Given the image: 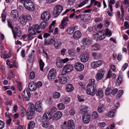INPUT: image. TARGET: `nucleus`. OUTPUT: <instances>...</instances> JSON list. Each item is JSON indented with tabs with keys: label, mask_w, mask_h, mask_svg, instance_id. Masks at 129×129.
Masks as SVG:
<instances>
[{
	"label": "nucleus",
	"mask_w": 129,
	"mask_h": 129,
	"mask_svg": "<svg viewBox=\"0 0 129 129\" xmlns=\"http://www.w3.org/2000/svg\"><path fill=\"white\" fill-rule=\"evenodd\" d=\"M105 32L106 34H104V33L103 34H96L95 35V37H96L97 40H103L105 38L106 36V35L107 36L110 37L112 34L108 28L106 29Z\"/></svg>",
	"instance_id": "obj_1"
},
{
	"label": "nucleus",
	"mask_w": 129,
	"mask_h": 129,
	"mask_svg": "<svg viewBox=\"0 0 129 129\" xmlns=\"http://www.w3.org/2000/svg\"><path fill=\"white\" fill-rule=\"evenodd\" d=\"M35 111V106L33 104H31L30 108L27 110V112L28 119L31 120L33 118Z\"/></svg>",
	"instance_id": "obj_2"
},
{
	"label": "nucleus",
	"mask_w": 129,
	"mask_h": 129,
	"mask_svg": "<svg viewBox=\"0 0 129 129\" xmlns=\"http://www.w3.org/2000/svg\"><path fill=\"white\" fill-rule=\"evenodd\" d=\"M24 5L26 9L30 11H33L34 9V4L30 0H27L25 1Z\"/></svg>",
	"instance_id": "obj_3"
},
{
	"label": "nucleus",
	"mask_w": 129,
	"mask_h": 129,
	"mask_svg": "<svg viewBox=\"0 0 129 129\" xmlns=\"http://www.w3.org/2000/svg\"><path fill=\"white\" fill-rule=\"evenodd\" d=\"M63 8L62 6L61 5H56L53 10V15L55 17H57L61 12Z\"/></svg>",
	"instance_id": "obj_4"
},
{
	"label": "nucleus",
	"mask_w": 129,
	"mask_h": 129,
	"mask_svg": "<svg viewBox=\"0 0 129 129\" xmlns=\"http://www.w3.org/2000/svg\"><path fill=\"white\" fill-rule=\"evenodd\" d=\"M86 92L87 93L92 96H93L96 93L97 90L94 86L87 85Z\"/></svg>",
	"instance_id": "obj_5"
},
{
	"label": "nucleus",
	"mask_w": 129,
	"mask_h": 129,
	"mask_svg": "<svg viewBox=\"0 0 129 129\" xmlns=\"http://www.w3.org/2000/svg\"><path fill=\"white\" fill-rule=\"evenodd\" d=\"M73 67L69 64L66 65L63 68L61 74L65 75L68 72H70L73 70Z\"/></svg>",
	"instance_id": "obj_6"
},
{
	"label": "nucleus",
	"mask_w": 129,
	"mask_h": 129,
	"mask_svg": "<svg viewBox=\"0 0 129 129\" xmlns=\"http://www.w3.org/2000/svg\"><path fill=\"white\" fill-rule=\"evenodd\" d=\"M28 31L29 34L27 35L28 37L27 40H31L36 35V33L34 28H32L31 26L29 27Z\"/></svg>",
	"instance_id": "obj_7"
},
{
	"label": "nucleus",
	"mask_w": 129,
	"mask_h": 129,
	"mask_svg": "<svg viewBox=\"0 0 129 129\" xmlns=\"http://www.w3.org/2000/svg\"><path fill=\"white\" fill-rule=\"evenodd\" d=\"M19 18L21 23L23 25H25L27 21L31 19V17L30 15H22V16H20Z\"/></svg>",
	"instance_id": "obj_8"
},
{
	"label": "nucleus",
	"mask_w": 129,
	"mask_h": 129,
	"mask_svg": "<svg viewBox=\"0 0 129 129\" xmlns=\"http://www.w3.org/2000/svg\"><path fill=\"white\" fill-rule=\"evenodd\" d=\"M56 72L55 69H51L50 70L48 74V79L50 81H53L56 77Z\"/></svg>",
	"instance_id": "obj_9"
},
{
	"label": "nucleus",
	"mask_w": 129,
	"mask_h": 129,
	"mask_svg": "<svg viewBox=\"0 0 129 129\" xmlns=\"http://www.w3.org/2000/svg\"><path fill=\"white\" fill-rule=\"evenodd\" d=\"M36 111L39 113L42 112L43 109L42 104L41 101H37L36 102L35 106Z\"/></svg>",
	"instance_id": "obj_10"
},
{
	"label": "nucleus",
	"mask_w": 129,
	"mask_h": 129,
	"mask_svg": "<svg viewBox=\"0 0 129 129\" xmlns=\"http://www.w3.org/2000/svg\"><path fill=\"white\" fill-rule=\"evenodd\" d=\"M22 96L24 97L26 101H28L30 99V90L25 89L22 93Z\"/></svg>",
	"instance_id": "obj_11"
},
{
	"label": "nucleus",
	"mask_w": 129,
	"mask_h": 129,
	"mask_svg": "<svg viewBox=\"0 0 129 129\" xmlns=\"http://www.w3.org/2000/svg\"><path fill=\"white\" fill-rule=\"evenodd\" d=\"M49 12L44 11L41 15V18L43 20L46 21L50 18V15Z\"/></svg>",
	"instance_id": "obj_12"
},
{
	"label": "nucleus",
	"mask_w": 129,
	"mask_h": 129,
	"mask_svg": "<svg viewBox=\"0 0 129 129\" xmlns=\"http://www.w3.org/2000/svg\"><path fill=\"white\" fill-rule=\"evenodd\" d=\"M91 117L87 113H84L82 115V119L83 122L85 124L89 123Z\"/></svg>",
	"instance_id": "obj_13"
},
{
	"label": "nucleus",
	"mask_w": 129,
	"mask_h": 129,
	"mask_svg": "<svg viewBox=\"0 0 129 129\" xmlns=\"http://www.w3.org/2000/svg\"><path fill=\"white\" fill-rule=\"evenodd\" d=\"M74 67L77 71H81L84 69V66L80 62H77L75 63Z\"/></svg>",
	"instance_id": "obj_14"
},
{
	"label": "nucleus",
	"mask_w": 129,
	"mask_h": 129,
	"mask_svg": "<svg viewBox=\"0 0 129 129\" xmlns=\"http://www.w3.org/2000/svg\"><path fill=\"white\" fill-rule=\"evenodd\" d=\"M104 73V71L103 70H100L98 71L96 76V79L97 81H99L103 77Z\"/></svg>",
	"instance_id": "obj_15"
},
{
	"label": "nucleus",
	"mask_w": 129,
	"mask_h": 129,
	"mask_svg": "<svg viewBox=\"0 0 129 129\" xmlns=\"http://www.w3.org/2000/svg\"><path fill=\"white\" fill-rule=\"evenodd\" d=\"M28 88L30 91H35L37 88L36 84L35 82H31L28 85Z\"/></svg>",
	"instance_id": "obj_16"
},
{
	"label": "nucleus",
	"mask_w": 129,
	"mask_h": 129,
	"mask_svg": "<svg viewBox=\"0 0 129 129\" xmlns=\"http://www.w3.org/2000/svg\"><path fill=\"white\" fill-rule=\"evenodd\" d=\"M67 127L68 129H75V125L73 120H70L68 121Z\"/></svg>",
	"instance_id": "obj_17"
},
{
	"label": "nucleus",
	"mask_w": 129,
	"mask_h": 129,
	"mask_svg": "<svg viewBox=\"0 0 129 129\" xmlns=\"http://www.w3.org/2000/svg\"><path fill=\"white\" fill-rule=\"evenodd\" d=\"M92 41L91 39L85 38L83 39L82 43L84 45H89L91 44Z\"/></svg>",
	"instance_id": "obj_18"
},
{
	"label": "nucleus",
	"mask_w": 129,
	"mask_h": 129,
	"mask_svg": "<svg viewBox=\"0 0 129 129\" xmlns=\"http://www.w3.org/2000/svg\"><path fill=\"white\" fill-rule=\"evenodd\" d=\"M81 61L82 62H86L89 59V56L85 53L83 54L80 56Z\"/></svg>",
	"instance_id": "obj_19"
},
{
	"label": "nucleus",
	"mask_w": 129,
	"mask_h": 129,
	"mask_svg": "<svg viewBox=\"0 0 129 129\" xmlns=\"http://www.w3.org/2000/svg\"><path fill=\"white\" fill-rule=\"evenodd\" d=\"M52 114L50 112H45L44 114L43 118V119L48 121L52 118Z\"/></svg>",
	"instance_id": "obj_20"
},
{
	"label": "nucleus",
	"mask_w": 129,
	"mask_h": 129,
	"mask_svg": "<svg viewBox=\"0 0 129 129\" xmlns=\"http://www.w3.org/2000/svg\"><path fill=\"white\" fill-rule=\"evenodd\" d=\"M82 34L79 31H76L73 35V37L75 40H77L81 38Z\"/></svg>",
	"instance_id": "obj_21"
},
{
	"label": "nucleus",
	"mask_w": 129,
	"mask_h": 129,
	"mask_svg": "<svg viewBox=\"0 0 129 129\" xmlns=\"http://www.w3.org/2000/svg\"><path fill=\"white\" fill-rule=\"evenodd\" d=\"M102 64L101 61L93 62L91 63V66L93 68H96L100 66Z\"/></svg>",
	"instance_id": "obj_22"
},
{
	"label": "nucleus",
	"mask_w": 129,
	"mask_h": 129,
	"mask_svg": "<svg viewBox=\"0 0 129 129\" xmlns=\"http://www.w3.org/2000/svg\"><path fill=\"white\" fill-rule=\"evenodd\" d=\"M62 113L61 112H57L54 114L53 118H55L56 120H58L62 117Z\"/></svg>",
	"instance_id": "obj_23"
},
{
	"label": "nucleus",
	"mask_w": 129,
	"mask_h": 129,
	"mask_svg": "<svg viewBox=\"0 0 129 129\" xmlns=\"http://www.w3.org/2000/svg\"><path fill=\"white\" fill-rule=\"evenodd\" d=\"M121 16L120 13L119 11L117 12V15L119 19L121 20L122 19V17L124 16V12L123 7L122 5L121 6Z\"/></svg>",
	"instance_id": "obj_24"
},
{
	"label": "nucleus",
	"mask_w": 129,
	"mask_h": 129,
	"mask_svg": "<svg viewBox=\"0 0 129 129\" xmlns=\"http://www.w3.org/2000/svg\"><path fill=\"white\" fill-rule=\"evenodd\" d=\"M97 96H99L100 98H102L104 95L103 91L101 89H99L96 93Z\"/></svg>",
	"instance_id": "obj_25"
},
{
	"label": "nucleus",
	"mask_w": 129,
	"mask_h": 129,
	"mask_svg": "<svg viewBox=\"0 0 129 129\" xmlns=\"http://www.w3.org/2000/svg\"><path fill=\"white\" fill-rule=\"evenodd\" d=\"M59 81L62 84H65L67 81V78L64 76L61 77L59 79Z\"/></svg>",
	"instance_id": "obj_26"
},
{
	"label": "nucleus",
	"mask_w": 129,
	"mask_h": 129,
	"mask_svg": "<svg viewBox=\"0 0 129 129\" xmlns=\"http://www.w3.org/2000/svg\"><path fill=\"white\" fill-rule=\"evenodd\" d=\"M66 88L68 92L72 91L73 90L74 88L73 86L71 84H67L66 86Z\"/></svg>",
	"instance_id": "obj_27"
},
{
	"label": "nucleus",
	"mask_w": 129,
	"mask_h": 129,
	"mask_svg": "<svg viewBox=\"0 0 129 129\" xmlns=\"http://www.w3.org/2000/svg\"><path fill=\"white\" fill-rule=\"evenodd\" d=\"M17 12V11L16 10H13L11 12V15L14 18L16 19H17L18 18Z\"/></svg>",
	"instance_id": "obj_28"
},
{
	"label": "nucleus",
	"mask_w": 129,
	"mask_h": 129,
	"mask_svg": "<svg viewBox=\"0 0 129 129\" xmlns=\"http://www.w3.org/2000/svg\"><path fill=\"white\" fill-rule=\"evenodd\" d=\"M61 101L62 103L65 104H67L70 102V99L68 97H66L62 98Z\"/></svg>",
	"instance_id": "obj_29"
},
{
	"label": "nucleus",
	"mask_w": 129,
	"mask_h": 129,
	"mask_svg": "<svg viewBox=\"0 0 129 129\" xmlns=\"http://www.w3.org/2000/svg\"><path fill=\"white\" fill-rule=\"evenodd\" d=\"M56 65L58 68H61L63 66V64L61 60H57L56 62Z\"/></svg>",
	"instance_id": "obj_30"
},
{
	"label": "nucleus",
	"mask_w": 129,
	"mask_h": 129,
	"mask_svg": "<svg viewBox=\"0 0 129 129\" xmlns=\"http://www.w3.org/2000/svg\"><path fill=\"white\" fill-rule=\"evenodd\" d=\"M14 32L15 34H16L17 36L19 37L21 36V32L20 31V28H18L17 27H15V28Z\"/></svg>",
	"instance_id": "obj_31"
},
{
	"label": "nucleus",
	"mask_w": 129,
	"mask_h": 129,
	"mask_svg": "<svg viewBox=\"0 0 129 129\" xmlns=\"http://www.w3.org/2000/svg\"><path fill=\"white\" fill-rule=\"evenodd\" d=\"M105 109L104 105L103 104H100L98 106V111L100 113H101Z\"/></svg>",
	"instance_id": "obj_32"
},
{
	"label": "nucleus",
	"mask_w": 129,
	"mask_h": 129,
	"mask_svg": "<svg viewBox=\"0 0 129 129\" xmlns=\"http://www.w3.org/2000/svg\"><path fill=\"white\" fill-rule=\"evenodd\" d=\"M32 27V28L34 29L36 31L37 33L39 34L41 33L40 31H38L40 29V27L38 24H35L33 25Z\"/></svg>",
	"instance_id": "obj_33"
},
{
	"label": "nucleus",
	"mask_w": 129,
	"mask_h": 129,
	"mask_svg": "<svg viewBox=\"0 0 129 129\" xmlns=\"http://www.w3.org/2000/svg\"><path fill=\"white\" fill-rule=\"evenodd\" d=\"M88 0H80L81 3L78 5V7H81L87 3Z\"/></svg>",
	"instance_id": "obj_34"
},
{
	"label": "nucleus",
	"mask_w": 129,
	"mask_h": 129,
	"mask_svg": "<svg viewBox=\"0 0 129 129\" xmlns=\"http://www.w3.org/2000/svg\"><path fill=\"white\" fill-rule=\"evenodd\" d=\"M48 121L43 119L42 123V126L43 127L47 128L48 126Z\"/></svg>",
	"instance_id": "obj_35"
},
{
	"label": "nucleus",
	"mask_w": 129,
	"mask_h": 129,
	"mask_svg": "<svg viewBox=\"0 0 129 129\" xmlns=\"http://www.w3.org/2000/svg\"><path fill=\"white\" fill-rule=\"evenodd\" d=\"M88 107L86 106L85 105H81L80 107V111L81 112H83L86 111Z\"/></svg>",
	"instance_id": "obj_36"
},
{
	"label": "nucleus",
	"mask_w": 129,
	"mask_h": 129,
	"mask_svg": "<svg viewBox=\"0 0 129 129\" xmlns=\"http://www.w3.org/2000/svg\"><path fill=\"white\" fill-rule=\"evenodd\" d=\"M75 30L74 27L69 28L67 29V31L69 34H72L74 33Z\"/></svg>",
	"instance_id": "obj_37"
},
{
	"label": "nucleus",
	"mask_w": 129,
	"mask_h": 129,
	"mask_svg": "<svg viewBox=\"0 0 129 129\" xmlns=\"http://www.w3.org/2000/svg\"><path fill=\"white\" fill-rule=\"evenodd\" d=\"M112 88L110 87H108L106 89L105 91V94L106 95H108L111 93Z\"/></svg>",
	"instance_id": "obj_38"
},
{
	"label": "nucleus",
	"mask_w": 129,
	"mask_h": 129,
	"mask_svg": "<svg viewBox=\"0 0 129 129\" xmlns=\"http://www.w3.org/2000/svg\"><path fill=\"white\" fill-rule=\"evenodd\" d=\"M53 98L55 99H58L59 98L60 96V93L57 92H56L53 93Z\"/></svg>",
	"instance_id": "obj_39"
},
{
	"label": "nucleus",
	"mask_w": 129,
	"mask_h": 129,
	"mask_svg": "<svg viewBox=\"0 0 129 129\" xmlns=\"http://www.w3.org/2000/svg\"><path fill=\"white\" fill-rule=\"evenodd\" d=\"M115 111V110L113 109L109 112L108 113V117L111 118L113 117L115 114L114 111Z\"/></svg>",
	"instance_id": "obj_40"
},
{
	"label": "nucleus",
	"mask_w": 129,
	"mask_h": 129,
	"mask_svg": "<svg viewBox=\"0 0 129 129\" xmlns=\"http://www.w3.org/2000/svg\"><path fill=\"white\" fill-rule=\"evenodd\" d=\"M95 82V80L94 79H91L89 80V83L87 85L92 86H94V85Z\"/></svg>",
	"instance_id": "obj_41"
},
{
	"label": "nucleus",
	"mask_w": 129,
	"mask_h": 129,
	"mask_svg": "<svg viewBox=\"0 0 129 129\" xmlns=\"http://www.w3.org/2000/svg\"><path fill=\"white\" fill-rule=\"evenodd\" d=\"M39 64L40 69L41 71H42L43 70L44 63L41 59H40L39 60Z\"/></svg>",
	"instance_id": "obj_42"
},
{
	"label": "nucleus",
	"mask_w": 129,
	"mask_h": 129,
	"mask_svg": "<svg viewBox=\"0 0 129 129\" xmlns=\"http://www.w3.org/2000/svg\"><path fill=\"white\" fill-rule=\"evenodd\" d=\"M57 106L59 110H63L65 108V105L61 103L58 104Z\"/></svg>",
	"instance_id": "obj_43"
},
{
	"label": "nucleus",
	"mask_w": 129,
	"mask_h": 129,
	"mask_svg": "<svg viewBox=\"0 0 129 129\" xmlns=\"http://www.w3.org/2000/svg\"><path fill=\"white\" fill-rule=\"evenodd\" d=\"M40 25L41 28H43L48 26V23L46 22L43 21L41 22Z\"/></svg>",
	"instance_id": "obj_44"
},
{
	"label": "nucleus",
	"mask_w": 129,
	"mask_h": 129,
	"mask_svg": "<svg viewBox=\"0 0 129 129\" xmlns=\"http://www.w3.org/2000/svg\"><path fill=\"white\" fill-rule=\"evenodd\" d=\"M49 42L50 44V45H51L53 44L54 45H55L56 46V45H55V39L54 38H51L49 40Z\"/></svg>",
	"instance_id": "obj_45"
},
{
	"label": "nucleus",
	"mask_w": 129,
	"mask_h": 129,
	"mask_svg": "<svg viewBox=\"0 0 129 129\" xmlns=\"http://www.w3.org/2000/svg\"><path fill=\"white\" fill-rule=\"evenodd\" d=\"M93 49L94 50H97L100 48V46L98 44H95L92 46Z\"/></svg>",
	"instance_id": "obj_46"
},
{
	"label": "nucleus",
	"mask_w": 129,
	"mask_h": 129,
	"mask_svg": "<svg viewBox=\"0 0 129 129\" xmlns=\"http://www.w3.org/2000/svg\"><path fill=\"white\" fill-rule=\"evenodd\" d=\"M68 53L69 55L71 56H73L75 55V51L72 49L69 50Z\"/></svg>",
	"instance_id": "obj_47"
},
{
	"label": "nucleus",
	"mask_w": 129,
	"mask_h": 129,
	"mask_svg": "<svg viewBox=\"0 0 129 129\" xmlns=\"http://www.w3.org/2000/svg\"><path fill=\"white\" fill-rule=\"evenodd\" d=\"M69 21V20L68 19V17L67 16L65 18L63 19L61 22L64 23V24L67 25V23L66 22L68 21Z\"/></svg>",
	"instance_id": "obj_48"
},
{
	"label": "nucleus",
	"mask_w": 129,
	"mask_h": 129,
	"mask_svg": "<svg viewBox=\"0 0 129 129\" xmlns=\"http://www.w3.org/2000/svg\"><path fill=\"white\" fill-rule=\"evenodd\" d=\"M93 117L94 118H98V112L96 111H94L92 113V115Z\"/></svg>",
	"instance_id": "obj_49"
},
{
	"label": "nucleus",
	"mask_w": 129,
	"mask_h": 129,
	"mask_svg": "<svg viewBox=\"0 0 129 129\" xmlns=\"http://www.w3.org/2000/svg\"><path fill=\"white\" fill-rule=\"evenodd\" d=\"M128 66V64L126 63L124 64L123 65L122 67L121 70L122 71H123L124 70L127 68Z\"/></svg>",
	"instance_id": "obj_50"
},
{
	"label": "nucleus",
	"mask_w": 129,
	"mask_h": 129,
	"mask_svg": "<svg viewBox=\"0 0 129 129\" xmlns=\"http://www.w3.org/2000/svg\"><path fill=\"white\" fill-rule=\"evenodd\" d=\"M118 91V89L117 88L112 89L111 90V93L113 95L115 94Z\"/></svg>",
	"instance_id": "obj_51"
},
{
	"label": "nucleus",
	"mask_w": 129,
	"mask_h": 129,
	"mask_svg": "<svg viewBox=\"0 0 129 129\" xmlns=\"http://www.w3.org/2000/svg\"><path fill=\"white\" fill-rule=\"evenodd\" d=\"M5 123L4 122L0 120V129H2L4 127Z\"/></svg>",
	"instance_id": "obj_52"
},
{
	"label": "nucleus",
	"mask_w": 129,
	"mask_h": 129,
	"mask_svg": "<svg viewBox=\"0 0 129 129\" xmlns=\"http://www.w3.org/2000/svg\"><path fill=\"white\" fill-rule=\"evenodd\" d=\"M122 81V78L121 77V76H119L118 77L117 80V82L119 84H120L121 83Z\"/></svg>",
	"instance_id": "obj_53"
},
{
	"label": "nucleus",
	"mask_w": 129,
	"mask_h": 129,
	"mask_svg": "<svg viewBox=\"0 0 129 129\" xmlns=\"http://www.w3.org/2000/svg\"><path fill=\"white\" fill-rule=\"evenodd\" d=\"M35 77V74L34 72H31L30 74V78L31 79H33Z\"/></svg>",
	"instance_id": "obj_54"
},
{
	"label": "nucleus",
	"mask_w": 129,
	"mask_h": 129,
	"mask_svg": "<svg viewBox=\"0 0 129 129\" xmlns=\"http://www.w3.org/2000/svg\"><path fill=\"white\" fill-rule=\"evenodd\" d=\"M123 91L122 90H120L119 91L118 93L117 94V96L120 97L123 93Z\"/></svg>",
	"instance_id": "obj_55"
},
{
	"label": "nucleus",
	"mask_w": 129,
	"mask_h": 129,
	"mask_svg": "<svg viewBox=\"0 0 129 129\" xmlns=\"http://www.w3.org/2000/svg\"><path fill=\"white\" fill-rule=\"evenodd\" d=\"M42 83L41 82L39 81L37 83L36 86L37 88H39L42 86Z\"/></svg>",
	"instance_id": "obj_56"
},
{
	"label": "nucleus",
	"mask_w": 129,
	"mask_h": 129,
	"mask_svg": "<svg viewBox=\"0 0 129 129\" xmlns=\"http://www.w3.org/2000/svg\"><path fill=\"white\" fill-rule=\"evenodd\" d=\"M77 97L78 99V100L79 102H82L84 101V99L83 98H82L81 96H80L79 95H78Z\"/></svg>",
	"instance_id": "obj_57"
},
{
	"label": "nucleus",
	"mask_w": 129,
	"mask_h": 129,
	"mask_svg": "<svg viewBox=\"0 0 129 129\" xmlns=\"http://www.w3.org/2000/svg\"><path fill=\"white\" fill-rule=\"evenodd\" d=\"M57 109L56 107H52L51 109L50 112L51 113H53L55 111H56V110Z\"/></svg>",
	"instance_id": "obj_58"
},
{
	"label": "nucleus",
	"mask_w": 129,
	"mask_h": 129,
	"mask_svg": "<svg viewBox=\"0 0 129 129\" xmlns=\"http://www.w3.org/2000/svg\"><path fill=\"white\" fill-rule=\"evenodd\" d=\"M28 124L31 126V128H33L35 126V123L33 121H31L30 123V124Z\"/></svg>",
	"instance_id": "obj_59"
},
{
	"label": "nucleus",
	"mask_w": 129,
	"mask_h": 129,
	"mask_svg": "<svg viewBox=\"0 0 129 129\" xmlns=\"http://www.w3.org/2000/svg\"><path fill=\"white\" fill-rule=\"evenodd\" d=\"M6 16L5 14H2V21L3 22H4L5 21L6 19Z\"/></svg>",
	"instance_id": "obj_60"
},
{
	"label": "nucleus",
	"mask_w": 129,
	"mask_h": 129,
	"mask_svg": "<svg viewBox=\"0 0 129 129\" xmlns=\"http://www.w3.org/2000/svg\"><path fill=\"white\" fill-rule=\"evenodd\" d=\"M66 25H67L64 24V23L61 22V24L59 26L61 29H63Z\"/></svg>",
	"instance_id": "obj_61"
},
{
	"label": "nucleus",
	"mask_w": 129,
	"mask_h": 129,
	"mask_svg": "<svg viewBox=\"0 0 129 129\" xmlns=\"http://www.w3.org/2000/svg\"><path fill=\"white\" fill-rule=\"evenodd\" d=\"M18 107L17 105H15L13 107L12 111L13 113L16 112Z\"/></svg>",
	"instance_id": "obj_62"
},
{
	"label": "nucleus",
	"mask_w": 129,
	"mask_h": 129,
	"mask_svg": "<svg viewBox=\"0 0 129 129\" xmlns=\"http://www.w3.org/2000/svg\"><path fill=\"white\" fill-rule=\"evenodd\" d=\"M8 26L10 27L11 29L13 28V27L12 25V22L11 21H8Z\"/></svg>",
	"instance_id": "obj_63"
},
{
	"label": "nucleus",
	"mask_w": 129,
	"mask_h": 129,
	"mask_svg": "<svg viewBox=\"0 0 129 129\" xmlns=\"http://www.w3.org/2000/svg\"><path fill=\"white\" fill-rule=\"evenodd\" d=\"M21 55L23 57H24L25 56V51L24 50H22L21 52Z\"/></svg>",
	"instance_id": "obj_64"
}]
</instances>
